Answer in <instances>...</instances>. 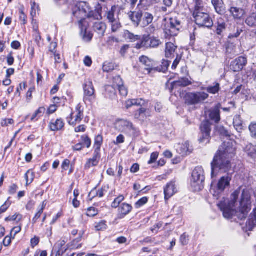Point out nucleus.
I'll return each instance as SVG.
<instances>
[{
  "mask_svg": "<svg viewBox=\"0 0 256 256\" xmlns=\"http://www.w3.org/2000/svg\"><path fill=\"white\" fill-rule=\"evenodd\" d=\"M240 193V189L235 190L230 196V200L227 202H220L218 206L223 212L224 216L227 219L232 218L236 216L240 220L245 219L251 210L250 194V190H242L238 206L237 199Z\"/></svg>",
  "mask_w": 256,
  "mask_h": 256,
  "instance_id": "f257e3e1",
  "label": "nucleus"
},
{
  "mask_svg": "<svg viewBox=\"0 0 256 256\" xmlns=\"http://www.w3.org/2000/svg\"><path fill=\"white\" fill-rule=\"evenodd\" d=\"M236 143L234 140L224 141L220 146L211 163L212 178L216 177L219 173L226 172L231 168L230 160L235 154Z\"/></svg>",
  "mask_w": 256,
  "mask_h": 256,
  "instance_id": "f03ea898",
  "label": "nucleus"
},
{
  "mask_svg": "<svg viewBox=\"0 0 256 256\" xmlns=\"http://www.w3.org/2000/svg\"><path fill=\"white\" fill-rule=\"evenodd\" d=\"M192 16L196 24L200 27L210 28L214 25L212 18L200 0H196Z\"/></svg>",
  "mask_w": 256,
  "mask_h": 256,
  "instance_id": "7ed1b4c3",
  "label": "nucleus"
},
{
  "mask_svg": "<svg viewBox=\"0 0 256 256\" xmlns=\"http://www.w3.org/2000/svg\"><path fill=\"white\" fill-rule=\"evenodd\" d=\"M204 172L200 166L196 168L192 172L190 186L194 192L201 190L204 186Z\"/></svg>",
  "mask_w": 256,
  "mask_h": 256,
  "instance_id": "20e7f679",
  "label": "nucleus"
},
{
  "mask_svg": "<svg viewBox=\"0 0 256 256\" xmlns=\"http://www.w3.org/2000/svg\"><path fill=\"white\" fill-rule=\"evenodd\" d=\"M231 180L232 176L228 174L222 176L216 184H214L212 182L210 190V193L216 198H218V197L219 195L224 192L226 188L229 186Z\"/></svg>",
  "mask_w": 256,
  "mask_h": 256,
  "instance_id": "39448f33",
  "label": "nucleus"
},
{
  "mask_svg": "<svg viewBox=\"0 0 256 256\" xmlns=\"http://www.w3.org/2000/svg\"><path fill=\"white\" fill-rule=\"evenodd\" d=\"M116 6H114L110 10H108L105 14V17L108 22L110 24L112 31L113 32L118 31L122 27L118 14H116Z\"/></svg>",
  "mask_w": 256,
  "mask_h": 256,
  "instance_id": "423d86ee",
  "label": "nucleus"
},
{
  "mask_svg": "<svg viewBox=\"0 0 256 256\" xmlns=\"http://www.w3.org/2000/svg\"><path fill=\"white\" fill-rule=\"evenodd\" d=\"M208 98V94L204 92L187 93L185 96V102L188 105H194L202 102Z\"/></svg>",
  "mask_w": 256,
  "mask_h": 256,
  "instance_id": "0eeeda50",
  "label": "nucleus"
},
{
  "mask_svg": "<svg viewBox=\"0 0 256 256\" xmlns=\"http://www.w3.org/2000/svg\"><path fill=\"white\" fill-rule=\"evenodd\" d=\"M180 21L176 17H172L169 20V23L166 26L164 32L167 36H174L178 34L181 28Z\"/></svg>",
  "mask_w": 256,
  "mask_h": 256,
  "instance_id": "6e6552de",
  "label": "nucleus"
},
{
  "mask_svg": "<svg viewBox=\"0 0 256 256\" xmlns=\"http://www.w3.org/2000/svg\"><path fill=\"white\" fill-rule=\"evenodd\" d=\"M116 128L120 131L131 136H135L138 133L137 129L132 124L125 120H118L115 124Z\"/></svg>",
  "mask_w": 256,
  "mask_h": 256,
  "instance_id": "1a4fd4ad",
  "label": "nucleus"
},
{
  "mask_svg": "<svg viewBox=\"0 0 256 256\" xmlns=\"http://www.w3.org/2000/svg\"><path fill=\"white\" fill-rule=\"evenodd\" d=\"M84 118V110L82 106L78 104L76 106L75 110L72 112L67 118L68 124L71 126H76L79 124Z\"/></svg>",
  "mask_w": 256,
  "mask_h": 256,
  "instance_id": "9d476101",
  "label": "nucleus"
},
{
  "mask_svg": "<svg viewBox=\"0 0 256 256\" xmlns=\"http://www.w3.org/2000/svg\"><path fill=\"white\" fill-rule=\"evenodd\" d=\"M84 101L85 103L92 102L95 99L94 89L90 80H86L84 84Z\"/></svg>",
  "mask_w": 256,
  "mask_h": 256,
  "instance_id": "9b49d317",
  "label": "nucleus"
},
{
  "mask_svg": "<svg viewBox=\"0 0 256 256\" xmlns=\"http://www.w3.org/2000/svg\"><path fill=\"white\" fill-rule=\"evenodd\" d=\"M200 128L202 136L199 138L200 142L201 143L208 142L211 131L210 122L208 120L203 122Z\"/></svg>",
  "mask_w": 256,
  "mask_h": 256,
  "instance_id": "f8f14e48",
  "label": "nucleus"
},
{
  "mask_svg": "<svg viewBox=\"0 0 256 256\" xmlns=\"http://www.w3.org/2000/svg\"><path fill=\"white\" fill-rule=\"evenodd\" d=\"M140 61L144 66V73L150 74L152 71L156 70V68H154V62L147 56H141L140 58Z\"/></svg>",
  "mask_w": 256,
  "mask_h": 256,
  "instance_id": "ddd939ff",
  "label": "nucleus"
},
{
  "mask_svg": "<svg viewBox=\"0 0 256 256\" xmlns=\"http://www.w3.org/2000/svg\"><path fill=\"white\" fill-rule=\"evenodd\" d=\"M246 64V58L242 56H240L232 62L230 68L234 72H239L242 70Z\"/></svg>",
  "mask_w": 256,
  "mask_h": 256,
  "instance_id": "4468645a",
  "label": "nucleus"
},
{
  "mask_svg": "<svg viewBox=\"0 0 256 256\" xmlns=\"http://www.w3.org/2000/svg\"><path fill=\"white\" fill-rule=\"evenodd\" d=\"M177 192L175 181H171L168 183L164 188L165 199H168Z\"/></svg>",
  "mask_w": 256,
  "mask_h": 256,
  "instance_id": "2eb2a0df",
  "label": "nucleus"
},
{
  "mask_svg": "<svg viewBox=\"0 0 256 256\" xmlns=\"http://www.w3.org/2000/svg\"><path fill=\"white\" fill-rule=\"evenodd\" d=\"M134 115L136 119L144 121L151 116V112L148 108L141 107L134 112Z\"/></svg>",
  "mask_w": 256,
  "mask_h": 256,
  "instance_id": "dca6fc26",
  "label": "nucleus"
},
{
  "mask_svg": "<svg viewBox=\"0 0 256 256\" xmlns=\"http://www.w3.org/2000/svg\"><path fill=\"white\" fill-rule=\"evenodd\" d=\"M129 18L132 20L135 26H138L143 16L142 12L140 10L130 12L128 13Z\"/></svg>",
  "mask_w": 256,
  "mask_h": 256,
  "instance_id": "f3484780",
  "label": "nucleus"
},
{
  "mask_svg": "<svg viewBox=\"0 0 256 256\" xmlns=\"http://www.w3.org/2000/svg\"><path fill=\"white\" fill-rule=\"evenodd\" d=\"M100 158V154L94 152L92 158L87 160L86 162L84 165V169L88 170L92 167L96 166L99 162Z\"/></svg>",
  "mask_w": 256,
  "mask_h": 256,
  "instance_id": "a211bd4d",
  "label": "nucleus"
},
{
  "mask_svg": "<svg viewBox=\"0 0 256 256\" xmlns=\"http://www.w3.org/2000/svg\"><path fill=\"white\" fill-rule=\"evenodd\" d=\"M220 105L218 104L210 110L209 116L210 118L214 120L216 123L218 122L220 120Z\"/></svg>",
  "mask_w": 256,
  "mask_h": 256,
  "instance_id": "6ab92c4d",
  "label": "nucleus"
},
{
  "mask_svg": "<svg viewBox=\"0 0 256 256\" xmlns=\"http://www.w3.org/2000/svg\"><path fill=\"white\" fill-rule=\"evenodd\" d=\"M212 3L218 14L222 15L224 13L225 6L222 0H212Z\"/></svg>",
  "mask_w": 256,
  "mask_h": 256,
  "instance_id": "aec40b11",
  "label": "nucleus"
},
{
  "mask_svg": "<svg viewBox=\"0 0 256 256\" xmlns=\"http://www.w3.org/2000/svg\"><path fill=\"white\" fill-rule=\"evenodd\" d=\"M226 24L224 20L222 18L218 19L216 29V32L218 35H222L226 28Z\"/></svg>",
  "mask_w": 256,
  "mask_h": 256,
  "instance_id": "412c9836",
  "label": "nucleus"
},
{
  "mask_svg": "<svg viewBox=\"0 0 256 256\" xmlns=\"http://www.w3.org/2000/svg\"><path fill=\"white\" fill-rule=\"evenodd\" d=\"M64 122L61 119H57L56 120L52 121L49 125L50 130L52 131H58L61 130L64 126Z\"/></svg>",
  "mask_w": 256,
  "mask_h": 256,
  "instance_id": "4be33fe9",
  "label": "nucleus"
},
{
  "mask_svg": "<svg viewBox=\"0 0 256 256\" xmlns=\"http://www.w3.org/2000/svg\"><path fill=\"white\" fill-rule=\"evenodd\" d=\"M150 36L149 35H144L141 39L140 42L136 44L135 48L137 49L150 48Z\"/></svg>",
  "mask_w": 256,
  "mask_h": 256,
  "instance_id": "5701e85b",
  "label": "nucleus"
},
{
  "mask_svg": "<svg viewBox=\"0 0 256 256\" xmlns=\"http://www.w3.org/2000/svg\"><path fill=\"white\" fill-rule=\"evenodd\" d=\"M93 28L94 30L102 36L104 35L106 29V24L105 23L102 22H94Z\"/></svg>",
  "mask_w": 256,
  "mask_h": 256,
  "instance_id": "b1692460",
  "label": "nucleus"
},
{
  "mask_svg": "<svg viewBox=\"0 0 256 256\" xmlns=\"http://www.w3.org/2000/svg\"><path fill=\"white\" fill-rule=\"evenodd\" d=\"M230 14L235 19H240L244 14L245 12L242 8L232 6L229 10Z\"/></svg>",
  "mask_w": 256,
  "mask_h": 256,
  "instance_id": "393cba45",
  "label": "nucleus"
},
{
  "mask_svg": "<svg viewBox=\"0 0 256 256\" xmlns=\"http://www.w3.org/2000/svg\"><path fill=\"white\" fill-rule=\"evenodd\" d=\"M244 150L248 156L256 161V146L248 144L246 146Z\"/></svg>",
  "mask_w": 256,
  "mask_h": 256,
  "instance_id": "a878e982",
  "label": "nucleus"
},
{
  "mask_svg": "<svg viewBox=\"0 0 256 256\" xmlns=\"http://www.w3.org/2000/svg\"><path fill=\"white\" fill-rule=\"evenodd\" d=\"M177 46L172 42H167L166 44L165 56L167 58H172L174 56Z\"/></svg>",
  "mask_w": 256,
  "mask_h": 256,
  "instance_id": "bb28decb",
  "label": "nucleus"
},
{
  "mask_svg": "<svg viewBox=\"0 0 256 256\" xmlns=\"http://www.w3.org/2000/svg\"><path fill=\"white\" fill-rule=\"evenodd\" d=\"M192 84V82L186 78H180L178 80L174 82L172 84L173 88H176L178 86L186 87Z\"/></svg>",
  "mask_w": 256,
  "mask_h": 256,
  "instance_id": "cd10ccee",
  "label": "nucleus"
},
{
  "mask_svg": "<svg viewBox=\"0 0 256 256\" xmlns=\"http://www.w3.org/2000/svg\"><path fill=\"white\" fill-rule=\"evenodd\" d=\"M176 150L182 156L187 155L190 152V144L188 142L182 144H179Z\"/></svg>",
  "mask_w": 256,
  "mask_h": 256,
  "instance_id": "c85d7f7f",
  "label": "nucleus"
},
{
  "mask_svg": "<svg viewBox=\"0 0 256 256\" xmlns=\"http://www.w3.org/2000/svg\"><path fill=\"white\" fill-rule=\"evenodd\" d=\"M145 104V100L142 98L128 100L126 102V106L127 108L133 106H142Z\"/></svg>",
  "mask_w": 256,
  "mask_h": 256,
  "instance_id": "c756f323",
  "label": "nucleus"
},
{
  "mask_svg": "<svg viewBox=\"0 0 256 256\" xmlns=\"http://www.w3.org/2000/svg\"><path fill=\"white\" fill-rule=\"evenodd\" d=\"M234 126L238 132H241L243 130L242 122L240 116L236 115L234 117L233 122Z\"/></svg>",
  "mask_w": 256,
  "mask_h": 256,
  "instance_id": "7c9ffc66",
  "label": "nucleus"
},
{
  "mask_svg": "<svg viewBox=\"0 0 256 256\" xmlns=\"http://www.w3.org/2000/svg\"><path fill=\"white\" fill-rule=\"evenodd\" d=\"M123 36L126 40H129L130 42H134L140 40V36L135 35L128 30H124Z\"/></svg>",
  "mask_w": 256,
  "mask_h": 256,
  "instance_id": "2f4dec72",
  "label": "nucleus"
},
{
  "mask_svg": "<svg viewBox=\"0 0 256 256\" xmlns=\"http://www.w3.org/2000/svg\"><path fill=\"white\" fill-rule=\"evenodd\" d=\"M246 225L249 227L250 230H252L256 225V206L250 214V218L248 220Z\"/></svg>",
  "mask_w": 256,
  "mask_h": 256,
  "instance_id": "473e14b6",
  "label": "nucleus"
},
{
  "mask_svg": "<svg viewBox=\"0 0 256 256\" xmlns=\"http://www.w3.org/2000/svg\"><path fill=\"white\" fill-rule=\"evenodd\" d=\"M132 210V206L131 205L126 203H123L120 206L118 210L121 214L125 216L131 212Z\"/></svg>",
  "mask_w": 256,
  "mask_h": 256,
  "instance_id": "72a5a7b5",
  "label": "nucleus"
},
{
  "mask_svg": "<svg viewBox=\"0 0 256 256\" xmlns=\"http://www.w3.org/2000/svg\"><path fill=\"white\" fill-rule=\"evenodd\" d=\"M102 142L103 138L101 135H98L96 137L94 146V152H98V154H100V148L102 144Z\"/></svg>",
  "mask_w": 256,
  "mask_h": 256,
  "instance_id": "f704fd0d",
  "label": "nucleus"
},
{
  "mask_svg": "<svg viewBox=\"0 0 256 256\" xmlns=\"http://www.w3.org/2000/svg\"><path fill=\"white\" fill-rule=\"evenodd\" d=\"M144 18L142 25L143 26H146L152 22L154 20L153 16L149 12H145L143 14Z\"/></svg>",
  "mask_w": 256,
  "mask_h": 256,
  "instance_id": "c9c22d12",
  "label": "nucleus"
},
{
  "mask_svg": "<svg viewBox=\"0 0 256 256\" xmlns=\"http://www.w3.org/2000/svg\"><path fill=\"white\" fill-rule=\"evenodd\" d=\"M66 242L64 240H60L58 241L54 245V248L57 250V256H62L64 253V251L62 250V247L66 244Z\"/></svg>",
  "mask_w": 256,
  "mask_h": 256,
  "instance_id": "e433bc0d",
  "label": "nucleus"
},
{
  "mask_svg": "<svg viewBox=\"0 0 256 256\" xmlns=\"http://www.w3.org/2000/svg\"><path fill=\"white\" fill-rule=\"evenodd\" d=\"M203 89L206 90L210 94H214L218 93L220 90V84L216 82L214 84V86H210Z\"/></svg>",
  "mask_w": 256,
  "mask_h": 256,
  "instance_id": "4c0bfd02",
  "label": "nucleus"
},
{
  "mask_svg": "<svg viewBox=\"0 0 256 256\" xmlns=\"http://www.w3.org/2000/svg\"><path fill=\"white\" fill-rule=\"evenodd\" d=\"M246 24L250 27H254L256 26V14H252L249 16L246 20Z\"/></svg>",
  "mask_w": 256,
  "mask_h": 256,
  "instance_id": "58836bf2",
  "label": "nucleus"
},
{
  "mask_svg": "<svg viewBox=\"0 0 256 256\" xmlns=\"http://www.w3.org/2000/svg\"><path fill=\"white\" fill-rule=\"evenodd\" d=\"M25 179L26 180V185L30 184L34 180V172L31 170L27 171L24 176Z\"/></svg>",
  "mask_w": 256,
  "mask_h": 256,
  "instance_id": "ea45409f",
  "label": "nucleus"
},
{
  "mask_svg": "<svg viewBox=\"0 0 256 256\" xmlns=\"http://www.w3.org/2000/svg\"><path fill=\"white\" fill-rule=\"evenodd\" d=\"M22 216L18 213L15 214L14 216H9L5 218V220L8 221H16L17 222H20L22 220Z\"/></svg>",
  "mask_w": 256,
  "mask_h": 256,
  "instance_id": "a19ab883",
  "label": "nucleus"
},
{
  "mask_svg": "<svg viewBox=\"0 0 256 256\" xmlns=\"http://www.w3.org/2000/svg\"><path fill=\"white\" fill-rule=\"evenodd\" d=\"M82 33L83 34V38L86 42H90L91 40L93 37L92 34L86 29L84 32L83 30H82Z\"/></svg>",
  "mask_w": 256,
  "mask_h": 256,
  "instance_id": "79ce46f5",
  "label": "nucleus"
},
{
  "mask_svg": "<svg viewBox=\"0 0 256 256\" xmlns=\"http://www.w3.org/2000/svg\"><path fill=\"white\" fill-rule=\"evenodd\" d=\"M123 84V82L122 79L120 76H116L114 78V82L112 85V88L114 90Z\"/></svg>",
  "mask_w": 256,
  "mask_h": 256,
  "instance_id": "37998d69",
  "label": "nucleus"
},
{
  "mask_svg": "<svg viewBox=\"0 0 256 256\" xmlns=\"http://www.w3.org/2000/svg\"><path fill=\"white\" fill-rule=\"evenodd\" d=\"M248 129L251 136L253 138L256 139V122H252L248 126Z\"/></svg>",
  "mask_w": 256,
  "mask_h": 256,
  "instance_id": "c03bdc74",
  "label": "nucleus"
},
{
  "mask_svg": "<svg viewBox=\"0 0 256 256\" xmlns=\"http://www.w3.org/2000/svg\"><path fill=\"white\" fill-rule=\"evenodd\" d=\"M124 199V196L122 195L118 196V198L114 199V201L112 204V206L114 208H118L121 202H122Z\"/></svg>",
  "mask_w": 256,
  "mask_h": 256,
  "instance_id": "a18cd8bd",
  "label": "nucleus"
},
{
  "mask_svg": "<svg viewBox=\"0 0 256 256\" xmlns=\"http://www.w3.org/2000/svg\"><path fill=\"white\" fill-rule=\"evenodd\" d=\"M150 48H156L160 44V40L154 38V37H150Z\"/></svg>",
  "mask_w": 256,
  "mask_h": 256,
  "instance_id": "49530a36",
  "label": "nucleus"
},
{
  "mask_svg": "<svg viewBox=\"0 0 256 256\" xmlns=\"http://www.w3.org/2000/svg\"><path fill=\"white\" fill-rule=\"evenodd\" d=\"M114 66L112 63L106 62L103 65V70L106 72H110L114 70Z\"/></svg>",
  "mask_w": 256,
  "mask_h": 256,
  "instance_id": "de8ad7c7",
  "label": "nucleus"
},
{
  "mask_svg": "<svg viewBox=\"0 0 256 256\" xmlns=\"http://www.w3.org/2000/svg\"><path fill=\"white\" fill-rule=\"evenodd\" d=\"M170 62L168 60H163L162 62L161 68H160V71L164 72H166L170 66Z\"/></svg>",
  "mask_w": 256,
  "mask_h": 256,
  "instance_id": "09e8293b",
  "label": "nucleus"
},
{
  "mask_svg": "<svg viewBox=\"0 0 256 256\" xmlns=\"http://www.w3.org/2000/svg\"><path fill=\"white\" fill-rule=\"evenodd\" d=\"M107 226L105 221L102 220L98 224H96L95 228L96 230H103L106 228Z\"/></svg>",
  "mask_w": 256,
  "mask_h": 256,
  "instance_id": "8fccbe9b",
  "label": "nucleus"
},
{
  "mask_svg": "<svg viewBox=\"0 0 256 256\" xmlns=\"http://www.w3.org/2000/svg\"><path fill=\"white\" fill-rule=\"evenodd\" d=\"M98 214V210L94 207H90L88 208L86 214L88 216H94Z\"/></svg>",
  "mask_w": 256,
  "mask_h": 256,
  "instance_id": "3c124183",
  "label": "nucleus"
},
{
  "mask_svg": "<svg viewBox=\"0 0 256 256\" xmlns=\"http://www.w3.org/2000/svg\"><path fill=\"white\" fill-rule=\"evenodd\" d=\"M148 198L146 197H143L142 198H140V200H138L136 204H135V207L136 208H138L145 204L148 202Z\"/></svg>",
  "mask_w": 256,
  "mask_h": 256,
  "instance_id": "603ef678",
  "label": "nucleus"
},
{
  "mask_svg": "<svg viewBox=\"0 0 256 256\" xmlns=\"http://www.w3.org/2000/svg\"><path fill=\"white\" fill-rule=\"evenodd\" d=\"M21 226H16L12 230L10 235L12 237V238L14 239V238L16 234L19 233L21 231Z\"/></svg>",
  "mask_w": 256,
  "mask_h": 256,
  "instance_id": "864d4df0",
  "label": "nucleus"
},
{
  "mask_svg": "<svg viewBox=\"0 0 256 256\" xmlns=\"http://www.w3.org/2000/svg\"><path fill=\"white\" fill-rule=\"evenodd\" d=\"M119 90L120 94V95H122L123 96H126L128 94V90L127 88L124 86V84L120 86H118V88Z\"/></svg>",
  "mask_w": 256,
  "mask_h": 256,
  "instance_id": "5fc2aeb1",
  "label": "nucleus"
},
{
  "mask_svg": "<svg viewBox=\"0 0 256 256\" xmlns=\"http://www.w3.org/2000/svg\"><path fill=\"white\" fill-rule=\"evenodd\" d=\"M11 204V202L8 200L0 208V214L4 212Z\"/></svg>",
  "mask_w": 256,
  "mask_h": 256,
  "instance_id": "6e6d98bb",
  "label": "nucleus"
},
{
  "mask_svg": "<svg viewBox=\"0 0 256 256\" xmlns=\"http://www.w3.org/2000/svg\"><path fill=\"white\" fill-rule=\"evenodd\" d=\"M90 18H94L96 20H101L102 19V14L98 11L92 12L89 14Z\"/></svg>",
  "mask_w": 256,
  "mask_h": 256,
  "instance_id": "4d7b16f0",
  "label": "nucleus"
},
{
  "mask_svg": "<svg viewBox=\"0 0 256 256\" xmlns=\"http://www.w3.org/2000/svg\"><path fill=\"white\" fill-rule=\"evenodd\" d=\"M26 87V82L20 83L19 84L18 87V88H16V92L15 94L16 95L18 94V96H20V90H25Z\"/></svg>",
  "mask_w": 256,
  "mask_h": 256,
  "instance_id": "13d9d810",
  "label": "nucleus"
},
{
  "mask_svg": "<svg viewBox=\"0 0 256 256\" xmlns=\"http://www.w3.org/2000/svg\"><path fill=\"white\" fill-rule=\"evenodd\" d=\"M180 242L182 245H186L188 242V236L185 233L182 234L180 238Z\"/></svg>",
  "mask_w": 256,
  "mask_h": 256,
  "instance_id": "bf43d9fd",
  "label": "nucleus"
},
{
  "mask_svg": "<svg viewBox=\"0 0 256 256\" xmlns=\"http://www.w3.org/2000/svg\"><path fill=\"white\" fill-rule=\"evenodd\" d=\"M158 156V152H154L151 154L150 158L148 162V164H152L156 162Z\"/></svg>",
  "mask_w": 256,
  "mask_h": 256,
  "instance_id": "052dcab7",
  "label": "nucleus"
},
{
  "mask_svg": "<svg viewBox=\"0 0 256 256\" xmlns=\"http://www.w3.org/2000/svg\"><path fill=\"white\" fill-rule=\"evenodd\" d=\"M82 139L84 143L86 145L88 148H90L91 145V140L87 136H82Z\"/></svg>",
  "mask_w": 256,
  "mask_h": 256,
  "instance_id": "680f3d73",
  "label": "nucleus"
},
{
  "mask_svg": "<svg viewBox=\"0 0 256 256\" xmlns=\"http://www.w3.org/2000/svg\"><path fill=\"white\" fill-rule=\"evenodd\" d=\"M97 194H98V197L102 198L104 194L106 192V188L102 187L98 190H97Z\"/></svg>",
  "mask_w": 256,
  "mask_h": 256,
  "instance_id": "e2e57ef3",
  "label": "nucleus"
},
{
  "mask_svg": "<svg viewBox=\"0 0 256 256\" xmlns=\"http://www.w3.org/2000/svg\"><path fill=\"white\" fill-rule=\"evenodd\" d=\"M40 242V238L37 236H34V238L31 239L30 244L32 247L33 248L37 246Z\"/></svg>",
  "mask_w": 256,
  "mask_h": 256,
  "instance_id": "0e129e2a",
  "label": "nucleus"
},
{
  "mask_svg": "<svg viewBox=\"0 0 256 256\" xmlns=\"http://www.w3.org/2000/svg\"><path fill=\"white\" fill-rule=\"evenodd\" d=\"M34 90V87H31L28 89L26 94V99L28 102H30L32 98V92Z\"/></svg>",
  "mask_w": 256,
  "mask_h": 256,
  "instance_id": "69168bd1",
  "label": "nucleus"
},
{
  "mask_svg": "<svg viewBox=\"0 0 256 256\" xmlns=\"http://www.w3.org/2000/svg\"><path fill=\"white\" fill-rule=\"evenodd\" d=\"M42 213V209H40L32 219L33 224H35L36 222V221L40 217Z\"/></svg>",
  "mask_w": 256,
  "mask_h": 256,
  "instance_id": "338daca9",
  "label": "nucleus"
},
{
  "mask_svg": "<svg viewBox=\"0 0 256 256\" xmlns=\"http://www.w3.org/2000/svg\"><path fill=\"white\" fill-rule=\"evenodd\" d=\"M86 130V126L82 124L76 127L74 129V132H84Z\"/></svg>",
  "mask_w": 256,
  "mask_h": 256,
  "instance_id": "774afa93",
  "label": "nucleus"
}]
</instances>
